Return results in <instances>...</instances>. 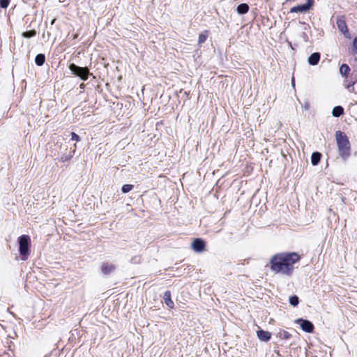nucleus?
<instances>
[{
  "label": "nucleus",
  "instance_id": "f257e3e1",
  "mask_svg": "<svg viewBox=\"0 0 357 357\" xmlns=\"http://www.w3.org/2000/svg\"><path fill=\"white\" fill-rule=\"evenodd\" d=\"M301 259L296 252H281L274 255L270 260V268L275 273L291 276L294 270V264Z\"/></svg>",
  "mask_w": 357,
  "mask_h": 357
},
{
  "label": "nucleus",
  "instance_id": "f03ea898",
  "mask_svg": "<svg viewBox=\"0 0 357 357\" xmlns=\"http://www.w3.org/2000/svg\"><path fill=\"white\" fill-rule=\"evenodd\" d=\"M339 155L343 160H347L351 155V144L347 135L339 130L335 133Z\"/></svg>",
  "mask_w": 357,
  "mask_h": 357
},
{
  "label": "nucleus",
  "instance_id": "7ed1b4c3",
  "mask_svg": "<svg viewBox=\"0 0 357 357\" xmlns=\"http://www.w3.org/2000/svg\"><path fill=\"white\" fill-rule=\"evenodd\" d=\"M19 252L22 261H26L30 255L31 238L28 235H22L19 237Z\"/></svg>",
  "mask_w": 357,
  "mask_h": 357
},
{
  "label": "nucleus",
  "instance_id": "20e7f679",
  "mask_svg": "<svg viewBox=\"0 0 357 357\" xmlns=\"http://www.w3.org/2000/svg\"><path fill=\"white\" fill-rule=\"evenodd\" d=\"M69 70L76 77H79L82 80L86 81L91 74L88 67H80L75 63H70L68 66Z\"/></svg>",
  "mask_w": 357,
  "mask_h": 357
},
{
  "label": "nucleus",
  "instance_id": "39448f33",
  "mask_svg": "<svg viewBox=\"0 0 357 357\" xmlns=\"http://www.w3.org/2000/svg\"><path fill=\"white\" fill-rule=\"evenodd\" d=\"M295 323L300 325L301 328L306 333H312L314 329V324L307 319L299 318L295 320Z\"/></svg>",
  "mask_w": 357,
  "mask_h": 357
},
{
  "label": "nucleus",
  "instance_id": "423d86ee",
  "mask_svg": "<svg viewBox=\"0 0 357 357\" xmlns=\"http://www.w3.org/2000/svg\"><path fill=\"white\" fill-rule=\"evenodd\" d=\"M314 0H306V3L297 5L290 9V13H305L308 11L313 6Z\"/></svg>",
  "mask_w": 357,
  "mask_h": 357
},
{
  "label": "nucleus",
  "instance_id": "0eeeda50",
  "mask_svg": "<svg viewBox=\"0 0 357 357\" xmlns=\"http://www.w3.org/2000/svg\"><path fill=\"white\" fill-rule=\"evenodd\" d=\"M191 247L195 252H202L205 250L206 242L202 238H197L192 241Z\"/></svg>",
  "mask_w": 357,
  "mask_h": 357
},
{
  "label": "nucleus",
  "instance_id": "6e6552de",
  "mask_svg": "<svg viewBox=\"0 0 357 357\" xmlns=\"http://www.w3.org/2000/svg\"><path fill=\"white\" fill-rule=\"evenodd\" d=\"M336 24H337V26L338 29H339V30H340L342 33H344V35L345 36V37H347V38H350V36H349V30H348V28H347V26L346 22H345V20L343 19V17H338V18L337 19Z\"/></svg>",
  "mask_w": 357,
  "mask_h": 357
},
{
  "label": "nucleus",
  "instance_id": "1a4fd4ad",
  "mask_svg": "<svg viewBox=\"0 0 357 357\" xmlns=\"http://www.w3.org/2000/svg\"><path fill=\"white\" fill-rule=\"evenodd\" d=\"M257 336L262 342H268L271 338V333L260 329L257 331Z\"/></svg>",
  "mask_w": 357,
  "mask_h": 357
},
{
  "label": "nucleus",
  "instance_id": "9d476101",
  "mask_svg": "<svg viewBox=\"0 0 357 357\" xmlns=\"http://www.w3.org/2000/svg\"><path fill=\"white\" fill-rule=\"evenodd\" d=\"M321 58V54L319 52H314L312 53L307 59V61L311 66H316L319 62Z\"/></svg>",
  "mask_w": 357,
  "mask_h": 357
},
{
  "label": "nucleus",
  "instance_id": "9b49d317",
  "mask_svg": "<svg viewBox=\"0 0 357 357\" xmlns=\"http://www.w3.org/2000/svg\"><path fill=\"white\" fill-rule=\"evenodd\" d=\"M76 148H77L76 144H74L73 148H70L71 150L70 151V153L68 154H63L61 156L60 161H61V162L70 161L75 153Z\"/></svg>",
  "mask_w": 357,
  "mask_h": 357
},
{
  "label": "nucleus",
  "instance_id": "f8f14e48",
  "mask_svg": "<svg viewBox=\"0 0 357 357\" xmlns=\"http://www.w3.org/2000/svg\"><path fill=\"white\" fill-rule=\"evenodd\" d=\"M116 267L114 265L104 263L101 266V271L104 275H108L115 270Z\"/></svg>",
  "mask_w": 357,
  "mask_h": 357
},
{
  "label": "nucleus",
  "instance_id": "ddd939ff",
  "mask_svg": "<svg viewBox=\"0 0 357 357\" xmlns=\"http://www.w3.org/2000/svg\"><path fill=\"white\" fill-rule=\"evenodd\" d=\"M165 304L171 309H172L174 306V303L171 298V292L169 291H166L164 293L163 296Z\"/></svg>",
  "mask_w": 357,
  "mask_h": 357
},
{
  "label": "nucleus",
  "instance_id": "4468645a",
  "mask_svg": "<svg viewBox=\"0 0 357 357\" xmlns=\"http://www.w3.org/2000/svg\"><path fill=\"white\" fill-rule=\"evenodd\" d=\"M345 88L351 93H357V91L355 90L354 85L356 83L354 81L348 79L347 77H346V79L344 82Z\"/></svg>",
  "mask_w": 357,
  "mask_h": 357
},
{
  "label": "nucleus",
  "instance_id": "2eb2a0df",
  "mask_svg": "<svg viewBox=\"0 0 357 357\" xmlns=\"http://www.w3.org/2000/svg\"><path fill=\"white\" fill-rule=\"evenodd\" d=\"M250 7L248 3H240L236 8V12L239 15L246 14L249 11Z\"/></svg>",
  "mask_w": 357,
  "mask_h": 357
},
{
  "label": "nucleus",
  "instance_id": "dca6fc26",
  "mask_svg": "<svg viewBox=\"0 0 357 357\" xmlns=\"http://www.w3.org/2000/svg\"><path fill=\"white\" fill-rule=\"evenodd\" d=\"M321 158V153L319 152H314L311 155V163L313 166L317 165Z\"/></svg>",
  "mask_w": 357,
  "mask_h": 357
},
{
  "label": "nucleus",
  "instance_id": "f3484780",
  "mask_svg": "<svg viewBox=\"0 0 357 357\" xmlns=\"http://www.w3.org/2000/svg\"><path fill=\"white\" fill-rule=\"evenodd\" d=\"M343 114H344V108L340 105L334 107L332 110V115L334 117H337V118L340 117Z\"/></svg>",
  "mask_w": 357,
  "mask_h": 357
},
{
  "label": "nucleus",
  "instance_id": "a211bd4d",
  "mask_svg": "<svg viewBox=\"0 0 357 357\" xmlns=\"http://www.w3.org/2000/svg\"><path fill=\"white\" fill-rule=\"evenodd\" d=\"M350 70V67L346 63L342 64L340 67V73L343 77H347Z\"/></svg>",
  "mask_w": 357,
  "mask_h": 357
},
{
  "label": "nucleus",
  "instance_id": "6ab92c4d",
  "mask_svg": "<svg viewBox=\"0 0 357 357\" xmlns=\"http://www.w3.org/2000/svg\"><path fill=\"white\" fill-rule=\"evenodd\" d=\"M45 62L44 54H38L35 57V63L38 66H42Z\"/></svg>",
  "mask_w": 357,
  "mask_h": 357
},
{
  "label": "nucleus",
  "instance_id": "aec40b11",
  "mask_svg": "<svg viewBox=\"0 0 357 357\" xmlns=\"http://www.w3.org/2000/svg\"><path fill=\"white\" fill-rule=\"evenodd\" d=\"M278 336L282 340H289L291 337V335L284 330H281L278 332Z\"/></svg>",
  "mask_w": 357,
  "mask_h": 357
},
{
  "label": "nucleus",
  "instance_id": "412c9836",
  "mask_svg": "<svg viewBox=\"0 0 357 357\" xmlns=\"http://www.w3.org/2000/svg\"><path fill=\"white\" fill-rule=\"evenodd\" d=\"M208 35V31H205L203 33H201L198 37V43L199 44L204 43L206 40Z\"/></svg>",
  "mask_w": 357,
  "mask_h": 357
},
{
  "label": "nucleus",
  "instance_id": "4be33fe9",
  "mask_svg": "<svg viewBox=\"0 0 357 357\" xmlns=\"http://www.w3.org/2000/svg\"><path fill=\"white\" fill-rule=\"evenodd\" d=\"M289 302L292 306L296 307L299 303V298L296 295L291 296Z\"/></svg>",
  "mask_w": 357,
  "mask_h": 357
},
{
  "label": "nucleus",
  "instance_id": "5701e85b",
  "mask_svg": "<svg viewBox=\"0 0 357 357\" xmlns=\"http://www.w3.org/2000/svg\"><path fill=\"white\" fill-rule=\"evenodd\" d=\"M36 36V31L34 29L26 31H24L22 33V36L26 38H30L34 37Z\"/></svg>",
  "mask_w": 357,
  "mask_h": 357
},
{
  "label": "nucleus",
  "instance_id": "b1692460",
  "mask_svg": "<svg viewBox=\"0 0 357 357\" xmlns=\"http://www.w3.org/2000/svg\"><path fill=\"white\" fill-rule=\"evenodd\" d=\"M350 52L351 54H357V36L354 38Z\"/></svg>",
  "mask_w": 357,
  "mask_h": 357
},
{
  "label": "nucleus",
  "instance_id": "393cba45",
  "mask_svg": "<svg viewBox=\"0 0 357 357\" xmlns=\"http://www.w3.org/2000/svg\"><path fill=\"white\" fill-rule=\"evenodd\" d=\"M133 188V185L131 184H124L121 188L123 193H128L131 191Z\"/></svg>",
  "mask_w": 357,
  "mask_h": 357
},
{
  "label": "nucleus",
  "instance_id": "a878e982",
  "mask_svg": "<svg viewBox=\"0 0 357 357\" xmlns=\"http://www.w3.org/2000/svg\"><path fill=\"white\" fill-rule=\"evenodd\" d=\"M0 357H14V353L11 349L4 350L0 354Z\"/></svg>",
  "mask_w": 357,
  "mask_h": 357
},
{
  "label": "nucleus",
  "instance_id": "bb28decb",
  "mask_svg": "<svg viewBox=\"0 0 357 357\" xmlns=\"http://www.w3.org/2000/svg\"><path fill=\"white\" fill-rule=\"evenodd\" d=\"M10 3V0H0V8H6Z\"/></svg>",
  "mask_w": 357,
  "mask_h": 357
},
{
  "label": "nucleus",
  "instance_id": "cd10ccee",
  "mask_svg": "<svg viewBox=\"0 0 357 357\" xmlns=\"http://www.w3.org/2000/svg\"><path fill=\"white\" fill-rule=\"evenodd\" d=\"M140 261H141V257L139 255L135 256V257H132L130 259V262L132 264H139Z\"/></svg>",
  "mask_w": 357,
  "mask_h": 357
},
{
  "label": "nucleus",
  "instance_id": "c85d7f7f",
  "mask_svg": "<svg viewBox=\"0 0 357 357\" xmlns=\"http://www.w3.org/2000/svg\"><path fill=\"white\" fill-rule=\"evenodd\" d=\"M70 136H71L70 139L72 141H76V142L80 141L79 136L78 135H77L75 132H70Z\"/></svg>",
  "mask_w": 357,
  "mask_h": 357
},
{
  "label": "nucleus",
  "instance_id": "c756f323",
  "mask_svg": "<svg viewBox=\"0 0 357 357\" xmlns=\"http://www.w3.org/2000/svg\"><path fill=\"white\" fill-rule=\"evenodd\" d=\"M303 108L306 110V111H308L310 108V102L307 100H305L304 101V104L303 105Z\"/></svg>",
  "mask_w": 357,
  "mask_h": 357
},
{
  "label": "nucleus",
  "instance_id": "7c9ffc66",
  "mask_svg": "<svg viewBox=\"0 0 357 357\" xmlns=\"http://www.w3.org/2000/svg\"><path fill=\"white\" fill-rule=\"evenodd\" d=\"M350 79H351V80L354 81V82L356 84L357 83V73H355L354 72H353L350 76Z\"/></svg>",
  "mask_w": 357,
  "mask_h": 357
},
{
  "label": "nucleus",
  "instance_id": "2f4dec72",
  "mask_svg": "<svg viewBox=\"0 0 357 357\" xmlns=\"http://www.w3.org/2000/svg\"><path fill=\"white\" fill-rule=\"evenodd\" d=\"M291 84H292V86H295V79H294V77H292L291 78Z\"/></svg>",
  "mask_w": 357,
  "mask_h": 357
},
{
  "label": "nucleus",
  "instance_id": "473e14b6",
  "mask_svg": "<svg viewBox=\"0 0 357 357\" xmlns=\"http://www.w3.org/2000/svg\"><path fill=\"white\" fill-rule=\"evenodd\" d=\"M84 87H85V84H83V83H82V84L79 85V88H80V89H84Z\"/></svg>",
  "mask_w": 357,
  "mask_h": 357
}]
</instances>
